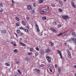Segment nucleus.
I'll use <instances>...</instances> for the list:
<instances>
[{
  "label": "nucleus",
  "instance_id": "20",
  "mask_svg": "<svg viewBox=\"0 0 76 76\" xmlns=\"http://www.w3.org/2000/svg\"><path fill=\"white\" fill-rule=\"evenodd\" d=\"M72 34L73 37H76V34L74 32H73Z\"/></svg>",
  "mask_w": 76,
  "mask_h": 76
},
{
  "label": "nucleus",
  "instance_id": "18",
  "mask_svg": "<svg viewBox=\"0 0 76 76\" xmlns=\"http://www.w3.org/2000/svg\"><path fill=\"white\" fill-rule=\"evenodd\" d=\"M18 72L19 73V75H21L22 74V72H20V70L19 69H18Z\"/></svg>",
  "mask_w": 76,
  "mask_h": 76
},
{
  "label": "nucleus",
  "instance_id": "48",
  "mask_svg": "<svg viewBox=\"0 0 76 76\" xmlns=\"http://www.w3.org/2000/svg\"><path fill=\"white\" fill-rule=\"evenodd\" d=\"M12 4L13 3H15V1H14L13 0H12Z\"/></svg>",
  "mask_w": 76,
  "mask_h": 76
},
{
  "label": "nucleus",
  "instance_id": "28",
  "mask_svg": "<svg viewBox=\"0 0 76 76\" xmlns=\"http://www.w3.org/2000/svg\"><path fill=\"white\" fill-rule=\"evenodd\" d=\"M58 11L59 12H62L63 11V10H62V9H58Z\"/></svg>",
  "mask_w": 76,
  "mask_h": 76
},
{
  "label": "nucleus",
  "instance_id": "13",
  "mask_svg": "<svg viewBox=\"0 0 76 76\" xmlns=\"http://www.w3.org/2000/svg\"><path fill=\"white\" fill-rule=\"evenodd\" d=\"M31 59L30 58H25V61H28V60H30Z\"/></svg>",
  "mask_w": 76,
  "mask_h": 76
},
{
  "label": "nucleus",
  "instance_id": "38",
  "mask_svg": "<svg viewBox=\"0 0 76 76\" xmlns=\"http://www.w3.org/2000/svg\"><path fill=\"white\" fill-rule=\"evenodd\" d=\"M59 3L61 5H62V4H63V2H61V1H59Z\"/></svg>",
  "mask_w": 76,
  "mask_h": 76
},
{
  "label": "nucleus",
  "instance_id": "26",
  "mask_svg": "<svg viewBox=\"0 0 76 76\" xmlns=\"http://www.w3.org/2000/svg\"><path fill=\"white\" fill-rule=\"evenodd\" d=\"M51 6H52V7H54L56 6V5H55L54 4H51Z\"/></svg>",
  "mask_w": 76,
  "mask_h": 76
},
{
  "label": "nucleus",
  "instance_id": "22",
  "mask_svg": "<svg viewBox=\"0 0 76 76\" xmlns=\"http://www.w3.org/2000/svg\"><path fill=\"white\" fill-rule=\"evenodd\" d=\"M5 65H6V66H10V64L8 63H6L5 64Z\"/></svg>",
  "mask_w": 76,
  "mask_h": 76
},
{
  "label": "nucleus",
  "instance_id": "16",
  "mask_svg": "<svg viewBox=\"0 0 76 76\" xmlns=\"http://www.w3.org/2000/svg\"><path fill=\"white\" fill-rule=\"evenodd\" d=\"M22 23L23 25H24V26H25V25H26V23L25 22V21H22Z\"/></svg>",
  "mask_w": 76,
  "mask_h": 76
},
{
  "label": "nucleus",
  "instance_id": "63",
  "mask_svg": "<svg viewBox=\"0 0 76 76\" xmlns=\"http://www.w3.org/2000/svg\"><path fill=\"white\" fill-rule=\"evenodd\" d=\"M75 76H76V73L74 74Z\"/></svg>",
  "mask_w": 76,
  "mask_h": 76
},
{
  "label": "nucleus",
  "instance_id": "61",
  "mask_svg": "<svg viewBox=\"0 0 76 76\" xmlns=\"http://www.w3.org/2000/svg\"><path fill=\"white\" fill-rule=\"evenodd\" d=\"M20 40L21 41L22 40V38H20Z\"/></svg>",
  "mask_w": 76,
  "mask_h": 76
},
{
  "label": "nucleus",
  "instance_id": "45",
  "mask_svg": "<svg viewBox=\"0 0 76 76\" xmlns=\"http://www.w3.org/2000/svg\"><path fill=\"white\" fill-rule=\"evenodd\" d=\"M40 66L41 67H44V64H41L40 65Z\"/></svg>",
  "mask_w": 76,
  "mask_h": 76
},
{
  "label": "nucleus",
  "instance_id": "46",
  "mask_svg": "<svg viewBox=\"0 0 76 76\" xmlns=\"http://www.w3.org/2000/svg\"><path fill=\"white\" fill-rule=\"evenodd\" d=\"M19 28L20 29H23V27H19Z\"/></svg>",
  "mask_w": 76,
  "mask_h": 76
},
{
  "label": "nucleus",
  "instance_id": "34",
  "mask_svg": "<svg viewBox=\"0 0 76 76\" xmlns=\"http://www.w3.org/2000/svg\"><path fill=\"white\" fill-rule=\"evenodd\" d=\"M40 13L41 14H44V11H41L40 12Z\"/></svg>",
  "mask_w": 76,
  "mask_h": 76
},
{
  "label": "nucleus",
  "instance_id": "31",
  "mask_svg": "<svg viewBox=\"0 0 76 76\" xmlns=\"http://www.w3.org/2000/svg\"><path fill=\"white\" fill-rule=\"evenodd\" d=\"M38 54H39V53L38 52H36L35 53V55L36 56H38Z\"/></svg>",
  "mask_w": 76,
  "mask_h": 76
},
{
  "label": "nucleus",
  "instance_id": "58",
  "mask_svg": "<svg viewBox=\"0 0 76 76\" xmlns=\"http://www.w3.org/2000/svg\"><path fill=\"white\" fill-rule=\"evenodd\" d=\"M13 42H11V44H13Z\"/></svg>",
  "mask_w": 76,
  "mask_h": 76
},
{
  "label": "nucleus",
  "instance_id": "1",
  "mask_svg": "<svg viewBox=\"0 0 76 76\" xmlns=\"http://www.w3.org/2000/svg\"><path fill=\"white\" fill-rule=\"evenodd\" d=\"M73 41L74 42L75 44H76V39L75 38H71L70 39H69V40H68L67 41Z\"/></svg>",
  "mask_w": 76,
  "mask_h": 76
},
{
  "label": "nucleus",
  "instance_id": "51",
  "mask_svg": "<svg viewBox=\"0 0 76 76\" xmlns=\"http://www.w3.org/2000/svg\"><path fill=\"white\" fill-rule=\"evenodd\" d=\"M55 67L56 68H57V64L55 65Z\"/></svg>",
  "mask_w": 76,
  "mask_h": 76
},
{
  "label": "nucleus",
  "instance_id": "27",
  "mask_svg": "<svg viewBox=\"0 0 76 76\" xmlns=\"http://www.w3.org/2000/svg\"><path fill=\"white\" fill-rule=\"evenodd\" d=\"M58 73H60V72H61V70L60 69V68H58Z\"/></svg>",
  "mask_w": 76,
  "mask_h": 76
},
{
  "label": "nucleus",
  "instance_id": "53",
  "mask_svg": "<svg viewBox=\"0 0 76 76\" xmlns=\"http://www.w3.org/2000/svg\"><path fill=\"white\" fill-rule=\"evenodd\" d=\"M26 27H27V29H29V27H28V26H27Z\"/></svg>",
  "mask_w": 76,
  "mask_h": 76
},
{
  "label": "nucleus",
  "instance_id": "17",
  "mask_svg": "<svg viewBox=\"0 0 76 76\" xmlns=\"http://www.w3.org/2000/svg\"><path fill=\"white\" fill-rule=\"evenodd\" d=\"M27 8L28 10H30V9H31V7L30 6H27Z\"/></svg>",
  "mask_w": 76,
  "mask_h": 76
},
{
  "label": "nucleus",
  "instance_id": "9",
  "mask_svg": "<svg viewBox=\"0 0 76 76\" xmlns=\"http://www.w3.org/2000/svg\"><path fill=\"white\" fill-rule=\"evenodd\" d=\"M7 31V30H1V33H2V34H6V33Z\"/></svg>",
  "mask_w": 76,
  "mask_h": 76
},
{
  "label": "nucleus",
  "instance_id": "57",
  "mask_svg": "<svg viewBox=\"0 0 76 76\" xmlns=\"http://www.w3.org/2000/svg\"><path fill=\"white\" fill-rule=\"evenodd\" d=\"M34 70H35V71H36V72H37V69H34Z\"/></svg>",
  "mask_w": 76,
  "mask_h": 76
},
{
  "label": "nucleus",
  "instance_id": "19",
  "mask_svg": "<svg viewBox=\"0 0 76 76\" xmlns=\"http://www.w3.org/2000/svg\"><path fill=\"white\" fill-rule=\"evenodd\" d=\"M14 53H17L18 52V49H16L14 50Z\"/></svg>",
  "mask_w": 76,
  "mask_h": 76
},
{
  "label": "nucleus",
  "instance_id": "36",
  "mask_svg": "<svg viewBox=\"0 0 76 76\" xmlns=\"http://www.w3.org/2000/svg\"><path fill=\"white\" fill-rule=\"evenodd\" d=\"M53 25H57V23H56V22H54L53 23Z\"/></svg>",
  "mask_w": 76,
  "mask_h": 76
},
{
  "label": "nucleus",
  "instance_id": "49",
  "mask_svg": "<svg viewBox=\"0 0 76 76\" xmlns=\"http://www.w3.org/2000/svg\"><path fill=\"white\" fill-rule=\"evenodd\" d=\"M23 34H23V33H21L20 35H23Z\"/></svg>",
  "mask_w": 76,
  "mask_h": 76
},
{
  "label": "nucleus",
  "instance_id": "8",
  "mask_svg": "<svg viewBox=\"0 0 76 76\" xmlns=\"http://www.w3.org/2000/svg\"><path fill=\"white\" fill-rule=\"evenodd\" d=\"M49 44H50V46L51 47H53V46H54V43L53 42H50Z\"/></svg>",
  "mask_w": 76,
  "mask_h": 76
},
{
  "label": "nucleus",
  "instance_id": "64",
  "mask_svg": "<svg viewBox=\"0 0 76 76\" xmlns=\"http://www.w3.org/2000/svg\"><path fill=\"white\" fill-rule=\"evenodd\" d=\"M74 67H75V68H76V65H75L74 66Z\"/></svg>",
  "mask_w": 76,
  "mask_h": 76
},
{
  "label": "nucleus",
  "instance_id": "33",
  "mask_svg": "<svg viewBox=\"0 0 76 76\" xmlns=\"http://www.w3.org/2000/svg\"><path fill=\"white\" fill-rule=\"evenodd\" d=\"M16 26H19V24L18 23H16Z\"/></svg>",
  "mask_w": 76,
  "mask_h": 76
},
{
  "label": "nucleus",
  "instance_id": "12",
  "mask_svg": "<svg viewBox=\"0 0 76 76\" xmlns=\"http://www.w3.org/2000/svg\"><path fill=\"white\" fill-rule=\"evenodd\" d=\"M40 52L41 54H44V51L42 49L40 50Z\"/></svg>",
  "mask_w": 76,
  "mask_h": 76
},
{
  "label": "nucleus",
  "instance_id": "35",
  "mask_svg": "<svg viewBox=\"0 0 76 76\" xmlns=\"http://www.w3.org/2000/svg\"><path fill=\"white\" fill-rule=\"evenodd\" d=\"M46 19H47V18H46L45 17H43L42 18V19L43 20H46Z\"/></svg>",
  "mask_w": 76,
  "mask_h": 76
},
{
  "label": "nucleus",
  "instance_id": "5",
  "mask_svg": "<svg viewBox=\"0 0 76 76\" xmlns=\"http://www.w3.org/2000/svg\"><path fill=\"white\" fill-rule=\"evenodd\" d=\"M35 25L37 28V32H39V27H38V24H36Z\"/></svg>",
  "mask_w": 76,
  "mask_h": 76
},
{
  "label": "nucleus",
  "instance_id": "23",
  "mask_svg": "<svg viewBox=\"0 0 76 76\" xmlns=\"http://www.w3.org/2000/svg\"><path fill=\"white\" fill-rule=\"evenodd\" d=\"M17 32L18 34H20V31L19 30H17Z\"/></svg>",
  "mask_w": 76,
  "mask_h": 76
},
{
  "label": "nucleus",
  "instance_id": "2",
  "mask_svg": "<svg viewBox=\"0 0 76 76\" xmlns=\"http://www.w3.org/2000/svg\"><path fill=\"white\" fill-rule=\"evenodd\" d=\"M46 58L48 62L51 63V57L48 56L46 57Z\"/></svg>",
  "mask_w": 76,
  "mask_h": 76
},
{
  "label": "nucleus",
  "instance_id": "14",
  "mask_svg": "<svg viewBox=\"0 0 76 76\" xmlns=\"http://www.w3.org/2000/svg\"><path fill=\"white\" fill-rule=\"evenodd\" d=\"M44 1V0H39V4H41V3H43Z\"/></svg>",
  "mask_w": 76,
  "mask_h": 76
},
{
  "label": "nucleus",
  "instance_id": "44",
  "mask_svg": "<svg viewBox=\"0 0 76 76\" xmlns=\"http://www.w3.org/2000/svg\"><path fill=\"white\" fill-rule=\"evenodd\" d=\"M32 54V53H28V55H31V54Z\"/></svg>",
  "mask_w": 76,
  "mask_h": 76
},
{
  "label": "nucleus",
  "instance_id": "62",
  "mask_svg": "<svg viewBox=\"0 0 76 76\" xmlns=\"http://www.w3.org/2000/svg\"><path fill=\"white\" fill-rule=\"evenodd\" d=\"M23 31H25L26 29H25V28H23Z\"/></svg>",
  "mask_w": 76,
  "mask_h": 76
},
{
  "label": "nucleus",
  "instance_id": "42",
  "mask_svg": "<svg viewBox=\"0 0 76 76\" xmlns=\"http://www.w3.org/2000/svg\"><path fill=\"white\" fill-rule=\"evenodd\" d=\"M26 19L27 20H29V17H27L26 18Z\"/></svg>",
  "mask_w": 76,
  "mask_h": 76
},
{
  "label": "nucleus",
  "instance_id": "39",
  "mask_svg": "<svg viewBox=\"0 0 76 76\" xmlns=\"http://www.w3.org/2000/svg\"><path fill=\"white\" fill-rule=\"evenodd\" d=\"M43 12H46L47 11V10L46 9H44L43 10Z\"/></svg>",
  "mask_w": 76,
  "mask_h": 76
},
{
  "label": "nucleus",
  "instance_id": "15",
  "mask_svg": "<svg viewBox=\"0 0 76 76\" xmlns=\"http://www.w3.org/2000/svg\"><path fill=\"white\" fill-rule=\"evenodd\" d=\"M19 44H21L22 45V46H26V45H25V44H23V43L21 42H19Z\"/></svg>",
  "mask_w": 76,
  "mask_h": 76
},
{
  "label": "nucleus",
  "instance_id": "52",
  "mask_svg": "<svg viewBox=\"0 0 76 76\" xmlns=\"http://www.w3.org/2000/svg\"><path fill=\"white\" fill-rule=\"evenodd\" d=\"M3 10H0V12H3Z\"/></svg>",
  "mask_w": 76,
  "mask_h": 76
},
{
  "label": "nucleus",
  "instance_id": "56",
  "mask_svg": "<svg viewBox=\"0 0 76 76\" xmlns=\"http://www.w3.org/2000/svg\"><path fill=\"white\" fill-rule=\"evenodd\" d=\"M73 29H71L70 30V32H73Z\"/></svg>",
  "mask_w": 76,
  "mask_h": 76
},
{
  "label": "nucleus",
  "instance_id": "6",
  "mask_svg": "<svg viewBox=\"0 0 76 76\" xmlns=\"http://www.w3.org/2000/svg\"><path fill=\"white\" fill-rule=\"evenodd\" d=\"M58 53L59 54L61 58H63V57H62L61 53V52L60 51V50H58Z\"/></svg>",
  "mask_w": 76,
  "mask_h": 76
},
{
  "label": "nucleus",
  "instance_id": "41",
  "mask_svg": "<svg viewBox=\"0 0 76 76\" xmlns=\"http://www.w3.org/2000/svg\"><path fill=\"white\" fill-rule=\"evenodd\" d=\"M51 66H50V65H49L48 66V69H51Z\"/></svg>",
  "mask_w": 76,
  "mask_h": 76
},
{
  "label": "nucleus",
  "instance_id": "50",
  "mask_svg": "<svg viewBox=\"0 0 76 76\" xmlns=\"http://www.w3.org/2000/svg\"><path fill=\"white\" fill-rule=\"evenodd\" d=\"M50 71L51 72H53V71H52V70H51V69H50Z\"/></svg>",
  "mask_w": 76,
  "mask_h": 76
},
{
  "label": "nucleus",
  "instance_id": "30",
  "mask_svg": "<svg viewBox=\"0 0 76 76\" xmlns=\"http://www.w3.org/2000/svg\"><path fill=\"white\" fill-rule=\"evenodd\" d=\"M58 28H60L61 27V24H59L58 25Z\"/></svg>",
  "mask_w": 76,
  "mask_h": 76
},
{
  "label": "nucleus",
  "instance_id": "54",
  "mask_svg": "<svg viewBox=\"0 0 76 76\" xmlns=\"http://www.w3.org/2000/svg\"><path fill=\"white\" fill-rule=\"evenodd\" d=\"M15 47H16V44H14L13 45Z\"/></svg>",
  "mask_w": 76,
  "mask_h": 76
},
{
  "label": "nucleus",
  "instance_id": "4",
  "mask_svg": "<svg viewBox=\"0 0 76 76\" xmlns=\"http://www.w3.org/2000/svg\"><path fill=\"white\" fill-rule=\"evenodd\" d=\"M67 52L68 54V56L69 58H71V53H70V52L68 50H67Z\"/></svg>",
  "mask_w": 76,
  "mask_h": 76
},
{
  "label": "nucleus",
  "instance_id": "60",
  "mask_svg": "<svg viewBox=\"0 0 76 76\" xmlns=\"http://www.w3.org/2000/svg\"><path fill=\"white\" fill-rule=\"evenodd\" d=\"M18 63H19V62H16V63H17V64H19Z\"/></svg>",
  "mask_w": 76,
  "mask_h": 76
},
{
  "label": "nucleus",
  "instance_id": "11",
  "mask_svg": "<svg viewBox=\"0 0 76 76\" xmlns=\"http://www.w3.org/2000/svg\"><path fill=\"white\" fill-rule=\"evenodd\" d=\"M71 4H72V6H73L74 8H76V5L74 4V2H72Z\"/></svg>",
  "mask_w": 76,
  "mask_h": 76
},
{
  "label": "nucleus",
  "instance_id": "7",
  "mask_svg": "<svg viewBox=\"0 0 76 76\" xmlns=\"http://www.w3.org/2000/svg\"><path fill=\"white\" fill-rule=\"evenodd\" d=\"M50 29L51 31L53 32H55V33H57V30L55 29L54 28H50Z\"/></svg>",
  "mask_w": 76,
  "mask_h": 76
},
{
  "label": "nucleus",
  "instance_id": "43",
  "mask_svg": "<svg viewBox=\"0 0 76 76\" xmlns=\"http://www.w3.org/2000/svg\"><path fill=\"white\" fill-rule=\"evenodd\" d=\"M46 7L47 9H48V10H50V8L49 7L47 6Z\"/></svg>",
  "mask_w": 76,
  "mask_h": 76
},
{
  "label": "nucleus",
  "instance_id": "21",
  "mask_svg": "<svg viewBox=\"0 0 76 76\" xmlns=\"http://www.w3.org/2000/svg\"><path fill=\"white\" fill-rule=\"evenodd\" d=\"M63 35H67V32H65L62 34Z\"/></svg>",
  "mask_w": 76,
  "mask_h": 76
},
{
  "label": "nucleus",
  "instance_id": "24",
  "mask_svg": "<svg viewBox=\"0 0 76 76\" xmlns=\"http://www.w3.org/2000/svg\"><path fill=\"white\" fill-rule=\"evenodd\" d=\"M62 34H63V33H61L59 34H58L57 36V37H60V35H61Z\"/></svg>",
  "mask_w": 76,
  "mask_h": 76
},
{
  "label": "nucleus",
  "instance_id": "3",
  "mask_svg": "<svg viewBox=\"0 0 76 76\" xmlns=\"http://www.w3.org/2000/svg\"><path fill=\"white\" fill-rule=\"evenodd\" d=\"M61 18L63 19H64V20H66L68 18H69V17L68 16V15H65V16H64V15H62L61 16Z\"/></svg>",
  "mask_w": 76,
  "mask_h": 76
},
{
  "label": "nucleus",
  "instance_id": "37",
  "mask_svg": "<svg viewBox=\"0 0 76 76\" xmlns=\"http://www.w3.org/2000/svg\"><path fill=\"white\" fill-rule=\"evenodd\" d=\"M36 49L37 51H39V48L38 47L36 48Z\"/></svg>",
  "mask_w": 76,
  "mask_h": 76
},
{
  "label": "nucleus",
  "instance_id": "29",
  "mask_svg": "<svg viewBox=\"0 0 76 76\" xmlns=\"http://www.w3.org/2000/svg\"><path fill=\"white\" fill-rule=\"evenodd\" d=\"M15 19H16V20H17V21H19L20 20L17 17L15 18Z\"/></svg>",
  "mask_w": 76,
  "mask_h": 76
},
{
  "label": "nucleus",
  "instance_id": "32",
  "mask_svg": "<svg viewBox=\"0 0 76 76\" xmlns=\"http://www.w3.org/2000/svg\"><path fill=\"white\" fill-rule=\"evenodd\" d=\"M30 51H34V49L32 48H31L30 49Z\"/></svg>",
  "mask_w": 76,
  "mask_h": 76
},
{
  "label": "nucleus",
  "instance_id": "59",
  "mask_svg": "<svg viewBox=\"0 0 76 76\" xmlns=\"http://www.w3.org/2000/svg\"><path fill=\"white\" fill-rule=\"evenodd\" d=\"M35 10H33V13H35Z\"/></svg>",
  "mask_w": 76,
  "mask_h": 76
},
{
  "label": "nucleus",
  "instance_id": "25",
  "mask_svg": "<svg viewBox=\"0 0 76 76\" xmlns=\"http://www.w3.org/2000/svg\"><path fill=\"white\" fill-rule=\"evenodd\" d=\"M36 72L37 73H40V71H39V69H37Z\"/></svg>",
  "mask_w": 76,
  "mask_h": 76
},
{
  "label": "nucleus",
  "instance_id": "10",
  "mask_svg": "<svg viewBox=\"0 0 76 76\" xmlns=\"http://www.w3.org/2000/svg\"><path fill=\"white\" fill-rule=\"evenodd\" d=\"M50 49L49 48H48L47 50L45 51V53H48L50 52Z\"/></svg>",
  "mask_w": 76,
  "mask_h": 76
},
{
  "label": "nucleus",
  "instance_id": "55",
  "mask_svg": "<svg viewBox=\"0 0 76 76\" xmlns=\"http://www.w3.org/2000/svg\"><path fill=\"white\" fill-rule=\"evenodd\" d=\"M26 32H28V29H26Z\"/></svg>",
  "mask_w": 76,
  "mask_h": 76
},
{
  "label": "nucleus",
  "instance_id": "40",
  "mask_svg": "<svg viewBox=\"0 0 76 76\" xmlns=\"http://www.w3.org/2000/svg\"><path fill=\"white\" fill-rule=\"evenodd\" d=\"M0 6H1V7H3V4L1 3H0Z\"/></svg>",
  "mask_w": 76,
  "mask_h": 76
},
{
  "label": "nucleus",
  "instance_id": "47",
  "mask_svg": "<svg viewBox=\"0 0 76 76\" xmlns=\"http://www.w3.org/2000/svg\"><path fill=\"white\" fill-rule=\"evenodd\" d=\"M33 6L34 7H35V3H34V4H33Z\"/></svg>",
  "mask_w": 76,
  "mask_h": 76
}]
</instances>
